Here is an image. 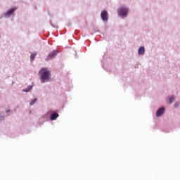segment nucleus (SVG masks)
Segmentation results:
<instances>
[{
	"label": "nucleus",
	"mask_w": 180,
	"mask_h": 180,
	"mask_svg": "<svg viewBox=\"0 0 180 180\" xmlns=\"http://www.w3.org/2000/svg\"><path fill=\"white\" fill-rule=\"evenodd\" d=\"M39 74L41 75L40 76L41 82L42 84H44V82L50 79V75L51 73H50V71H49L47 68H43L39 70Z\"/></svg>",
	"instance_id": "nucleus-1"
},
{
	"label": "nucleus",
	"mask_w": 180,
	"mask_h": 180,
	"mask_svg": "<svg viewBox=\"0 0 180 180\" xmlns=\"http://www.w3.org/2000/svg\"><path fill=\"white\" fill-rule=\"evenodd\" d=\"M13 12H15V8H12L11 10H9L6 14H5V17L6 18H9V16H11V15H12V13H13Z\"/></svg>",
	"instance_id": "nucleus-7"
},
{
	"label": "nucleus",
	"mask_w": 180,
	"mask_h": 180,
	"mask_svg": "<svg viewBox=\"0 0 180 180\" xmlns=\"http://www.w3.org/2000/svg\"><path fill=\"white\" fill-rule=\"evenodd\" d=\"M175 101V97L174 96L169 97V103H172Z\"/></svg>",
	"instance_id": "nucleus-11"
},
{
	"label": "nucleus",
	"mask_w": 180,
	"mask_h": 180,
	"mask_svg": "<svg viewBox=\"0 0 180 180\" xmlns=\"http://www.w3.org/2000/svg\"><path fill=\"white\" fill-rule=\"evenodd\" d=\"M128 13H129V10L127 8H126L125 7H121L118 10V14L120 15V16L126 17V16H127Z\"/></svg>",
	"instance_id": "nucleus-2"
},
{
	"label": "nucleus",
	"mask_w": 180,
	"mask_h": 180,
	"mask_svg": "<svg viewBox=\"0 0 180 180\" xmlns=\"http://www.w3.org/2000/svg\"><path fill=\"white\" fill-rule=\"evenodd\" d=\"M144 53H146V49H144V46H141L139 49V56H143V54H144Z\"/></svg>",
	"instance_id": "nucleus-6"
},
{
	"label": "nucleus",
	"mask_w": 180,
	"mask_h": 180,
	"mask_svg": "<svg viewBox=\"0 0 180 180\" xmlns=\"http://www.w3.org/2000/svg\"><path fill=\"white\" fill-rule=\"evenodd\" d=\"M165 112V108L162 107L159 110H158L156 112V116L158 117H160V116H162V115H164Z\"/></svg>",
	"instance_id": "nucleus-5"
},
{
	"label": "nucleus",
	"mask_w": 180,
	"mask_h": 180,
	"mask_svg": "<svg viewBox=\"0 0 180 180\" xmlns=\"http://www.w3.org/2000/svg\"><path fill=\"white\" fill-rule=\"evenodd\" d=\"M36 56H37V53H31L30 55V60L31 61H33V60H34V58H36Z\"/></svg>",
	"instance_id": "nucleus-9"
},
{
	"label": "nucleus",
	"mask_w": 180,
	"mask_h": 180,
	"mask_svg": "<svg viewBox=\"0 0 180 180\" xmlns=\"http://www.w3.org/2000/svg\"><path fill=\"white\" fill-rule=\"evenodd\" d=\"M32 88H33V86H28L27 88H26L25 89H23V92H29V91H30V89H32Z\"/></svg>",
	"instance_id": "nucleus-10"
},
{
	"label": "nucleus",
	"mask_w": 180,
	"mask_h": 180,
	"mask_svg": "<svg viewBox=\"0 0 180 180\" xmlns=\"http://www.w3.org/2000/svg\"><path fill=\"white\" fill-rule=\"evenodd\" d=\"M179 106V103H176L175 104H174V107L175 108H178Z\"/></svg>",
	"instance_id": "nucleus-13"
},
{
	"label": "nucleus",
	"mask_w": 180,
	"mask_h": 180,
	"mask_svg": "<svg viewBox=\"0 0 180 180\" xmlns=\"http://www.w3.org/2000/svg\"><path fill=\"white\" fill-rule=\"evenodd\" d=\"M101 16L102 20L105 21V20H108V19H109V15L108 14V11H102Z\"/></svg>",
	"instance_id": "nucleus-3"
},
{
	"label": "nucleus",
	"mask_w": 180,
	"mask_h": 180,
	"mask_svg": "<svg viewBox=\"0 0 180 180\" xmlns=\"http://www.w3.org/2000/svg\"><path fill=\"white\" fill-rule=\"evenodd\" d=\"M36 102H37V98H34L30 103V105L31 106H32V105H34V103H36Z\"/></svg>",
	"instance_id": "nucleus-12"
},
{
	"label": "nucleus",
	"mask_w": 180,
	"mask_h": 180,
	"mask_svg": "<svg viewBox=\"0 0 180 180\" xmlns=\"http://www.w3.org/2000/svg\"><path fill=\"white\" fill-rule=\"evenodd\" d=\"M58 113L57 112H54L53 114H51V120H56V119H57V117H58Z\"/></svg>",
	"instance_id": "nucleus-8"
},
{
	"label": "nucleus",
	"mask_w": 180,
	"mask_h": 180,
	"mask_svg": "<svg viewBox=\"0 0 180 180\" xmlns=\"http://www.w3.org/2000/svg\"><path fill=\"white\" fill-rule=\"evenodd\" d=\"M57 53H58V51H53V52L49 53L46 57V60H51V58H54L56 56H57Z\"/></svg>",
	"instance_id": "nucleus-4"
}]
</instances>
